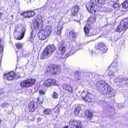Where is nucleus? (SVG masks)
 I'll list each match as a JSON object with an SVG mask.
<instances>
[{
  "label": "nucleus",
  "mask_w": 128,
  "mask_h": 128,
  "mask_svg": "<svg viewBox=\"0 0 128 128\" xmlns=\"http://www.w3.org/2000/svg\"><path fill=\"white\" fill-rule=\"evenodd\" d=\"M2 14L0 13V18L1 17Z\"/></svg>",
  "instance_id": "3c124183"
},
{
  "label": "nucleus",
  "mask_w": 128,
  "mask_h": 128,
  "mask_svg": "<svg viewBox=\"0 0 128 128\" xmlns=\"http://www.w3.org/2000/svg\"><path fill=\"white\" fill-rule=\"evenodd\" d=\"M37 122H40L41 120V118L40 117H38L37 118Z\"/></svg>",
  "instance_id": "a18cd8bd"
},
{
  "label": "nucleus",
  "mask_w": 128,
  "mask_h": 128,
  "mask_svg": "<svg viewBox=\"0 0 128 128\" xmlns=\"http://www.w3.org/2000/svg\"><path fill=\"white\" fill-rule=\"evenodd\" d=\"M128 80V79L126 78H120V80H122V81L123 80H126V81L127 80Z\"/></svg>",
  "instance_id": "79ce46f5"
},
{
  "label": "nucleus",
  "mask_w": 128,
  "mask_h": 128,
  "mask_svg": "<svg viewBox=\"0 0 128 128\" xmlns=\"http://www.w3.org/2000/svg\"><path fill=\"white\" fill-rule=\"evenodd\" d=\"M26 32V30L25 28H22V32L21 35L18 36L16 38L17 40H22L24 37L25 33Z\"/></svg>",
  "instance_id": "aec40b11"
},
{
  "label": "nucleus",
  "mask_w": 128,
  "mask_h": 128,
  "mask_svg": "<svg viewBox=\"0 0 128 128\" xmlns=\"http://www.w3.org/2000/svg\"><path fill=\"white\" fill-rule=\"evenodd\" d=\"M78 71H77V72H76V74H78Z\"/></svg>",
  "instance_id": "8fccbe9b"
},
{
  "label": "nucleus",
  "mask_w": 128,
  "mask_h": 128,
  "mask_svg": "<svg viewBox=\"0 0 128 128\" xmlns=\"http://www.w3.org/2000/svg\"><path fill=\"white\" fill-rule=\"evenodd\" d=\"M66 47L63 46H60L57 52V53L58 55H60V56H58L60 58H66L68 56H70V54L67 53H66V55L65 56H64L63 55L64 52L66 51Z\"/></svg>",
  "instance_id": "39448f33"
},
{
  "label": "nucleus",
  "mask_w": 128,
  "mask_h": 128,
  "mask_svg": "<svg viewBox=\"0 0 128 128\" xmlns=\"http://www.w3.org/2000/svg\"><path fill=\"white\" fill-rule=\"evenodd\" d=\"M96 86L97 88H99L108 86V85L104 81L101 80L98 81L96 83Z\"/></svg>",
  "instance_id": "2eb2a0df"
},
{
  "label": "nucleus",
  "mask_w": 128,
  "mask_h": 128,
  "mask_svg": "<svg viewBox=\"0 0 128 128\" xmlns=\"http://www.w3.org/2000/svg\"><path fill=\"white\" fill-rule=\"evenodd\" d=\"M105 1V0H98V2L100 4H102L104 3Z\"/></svg>",
  "instance_id": "ea45409f"
},
{
  "label": "nucleus",
  "mask_w": 128,
  "mask_h": 128,
  "mask_svg": "<svg viewBox=\"0 0 128 128\" xmlns=\"http://www.w3.org/2000/svg\"><path fill=\"white\" fill-rule=\"evenodd\" d=\"M122 28L120 27V25L119 26H118L116 28V31L120 32L122 31H124L123 30H121Z\"/></svg>",
  "instance_id": "f704fd0d"
},
{
  "label": "nucleus",
  "mask_w": 128,
  "mask_h": 128,
  "mask_svg": "<svg viewBox=\"0 0 128 128\" xmlns=\"http://www.w3.org/2000/svg\"><path fill=\"white\" fill-rule=\"evenodd\" d=\"M104 44L102 43H97L95 46V47L96 48L99 49L102 48V47L103 46Z\"/></svg>",
  "instance_id": "4be33fe9"
},
{
  "label": "nucleus",
  "mask_w": 128,
  "mask_h": 128,
  "mask_svg": "<svg viewBox=\"0 0 128 128\" xmlns=\"http://www.w3.org/2000/svg\"><path fill=\"white\" fill-rule=\"evenodd\" d=\"M28 18H30L31 17V16H30L31 15V12L28 11Z\"/></svg>",
  "instance_id": "a19ab883"
},
{
  "label": "nucleus",
  "mask_w": 128,
  "mask_h": 128,
  "mask_svg": "<svg viewBox=\"0 0 128 128\" xmlns=\"http://www.w3.org/2000/svg\"><path fill=\"white\" fill-rule=\"evenodd\" d=\"M11 17H13L14 16V15H11Z\"/></svg>",
  "instance_id": "864d4df0"
},
{
  "label": "nucleus",
  "mask_w": 128,
  "mask_h": 128,
  "mask_svg": "<svg viewBox=\"0 0 128 128\" xmlns=\"http://www.w3.org/2000/svg\"><path fill=\"white\" fill-rule=\"evenodd\" d=\"M2 90L1 88H0V94L1 93H2Z\"/></svg>",
  "instance_id": "49530a36"
},
{
  "label": "nucleus",
  "mask_w": 128,
  "mask_h": 128,
  "mask_svg": "<svg viewBox=\"0 0 128 128\" xmlns=\"http://www.w3.org/2000/svg\"><path fill=\"white\" fill-rule=\"evenodd\" d=\"M38 100H39V99H38Z\"/></svg>",
  "instance_id": "5fc2aeb1"
},
{
  "label": "nucleus",
  "mask_w": 128,
  "mask_h": 128,
  "mask_svg": "<svg viewBox=\"0 0 128 128\" xmlns=\"http://www.w3.org/2000/svg\"><path fill=\"white\" fill-rule=\"evenodd\" d=\"M118 108H122V104H118Z\"/></svg>",
  "instance_id": "c03bdc74"
},
{
  "label": "nucleus",
  "mask_w": 128,
  "mask_h": 128,
  "mask_svg": "<svg viewBox=\"0 0 128 128\" xmlns=\"http://www.w3.org/2000/svg\"><path fill=\"white\" fill-rule=\"evenodd\" d=\"M52 97L54 98H57L58 97L57 93L56 92H54L52 94Z\"/></svg>",
  "instance_id": "c756f323"
},
{
  "label": "nucleus",
  "mask_w": 128,
  "mask_h": 128,
  "mask_svg": "<svg viewBox=\"0 0 128 128\" xmlns=\"http://www.w3.org/2000/svg\"><path fill=\"white\" fill-rule=\"evenodd\" d=\"M19 77V76L17 75L13 71H12L10 72L4 74V78H6L8 80H13L15 78H17Z\"/></svg>",
  "instance_id": "0eeeda50"
},
{
  "label": "nucleus",
  "mask_w": 128,
  "mask_h": 128,
  "mask_svg": "<svg viewBox=\"0 0 128 128\" xmlns=\"http://www.w3.org/2000/svg\"><path fill=\"white\" fill-rule=\"evenodd\" d=\"M90 32L92 35H94L96 34V30L95 29H91Z\"/></svg>",
  "instance_id": "7c9ffc66"
},
{
  "label": "nucleus",
  "mask_w": 128,
  "mask_h": 128,
  "mask_svg": "<svg viewBox=\"0 0 128 128\" xmlns=\"http://www.w3.org/2000/svg\"><path fill=\"white\" fill-rule=\"evenodd\" d=\"M63 27L62 26H58V30L57 33V34L58 35H60L61 33V31L62 28Z\"/></svg>",
  "instance_id": "bb28decb"
},
{
  "label": "nucleus",
  "mask_w": 128,
  "mask_h": 128,
  "mask_svg": "<svg viewBox=\"0 0 128 128\" xmlns=\"http://www.w3.org/2000/svg\"><path fill=\"white\" fill-rule=\"evenodd\" d=\"M56 82V80L54 79H48L44 82L43 85L45 86L49 87L55 85Z\"/></svg>",
  "instance_id": "1a4fd4ad"
},
{
  "label": "nucleus",
  "mask_w": 128,
  "mask_h": 128,
  "mask_svg": "<svg viewBox=\"0 0 128 128\" xmlns=\"http://www.w3.org/2000/svg\"><path fill=\"white\" fill-rule=\"evenodd\" d=\"M81 108L79 106H78L74 110V112L76 114H78L79 113L80 110Z\"/></svg>",
  "instance_id": "b1692460"
},
{
  "label": "nucleus",
  "mask_w": 128,
  "mask_h": 128,
  "mask_svg": "<svg viewBox=\"0 0 128 128\" xmlns=\"http://www.w3.org/2000/svg\"><path fill=\"white\" fill-rule=\"evenodd\" d=\"M86 118L89 120L91 119L92 116V114L91 111L88 110H86L85 112Z\"/></svg>",
  "instance_id": "a211bd4d"
},
{
  "label": "nucleus",
  "mask_w": 128,
  "mask_h": 128,
  "mask_svg": "<svg viewBox=\"0 0 128 128\" xmlns=\"http://www.w3.org/2000/svg\"><path fill=\"white\" fill-rule=\"evenodd\" d=\"M120 6L119 4L117 3H114V7L115 9L117 8L118 9L120 8Z\"/></svg>",
  "instance_id": "72a5a7b5"
},
{
  "label": "nucleus",
  "mask_w": 128,
  "mask_h": 128,
  "mask_svg": "<svg viewBox=\"0 0 128 128\" xmlns=\"http://www.w3.org/2000/svg\"><path fill=\"white\" fill-rule=\"evenodd\" d=\"M102 50L103 52H105L107 50V48L105 45L104 44L103 46L102 47V48L101 49Z\"/></svg>",
  "instance_id": "c85d7f7f"
},
{
  "label": "nucleus",
  "mask_w": 128,
  "mask_h": 128,
  "mask_svg": "<svg viewBox=\"0 0 128 128\" xmlns=\"http://www.w3.org/2000/svg\"><path fill=\"white\" fill-rule=\"evenodd\" d=\"M60 66L53 65L49 66L46 69V72L51 74H58L60 73Z\"/></svg>",
  "instance_id": "7ed1b4c3"
},
{
  "label": "nucleus",
  "mask_w": 128,
  "mask_h": 128,
  "mask_svg": "<svg viewBox=\"0 0 128 128\" xmlns=\"http://www.w3.org/2000/svg\"><path fill=\"white\" fill-rule=\"evenodd\" d=\"M82 98L86 101L90 102L91 101L93 97L92 95L90 93H87L86 92L83 91L82 93Z\"/></svg>",
  "instance_id": "6e6552de"
},
{
  "label": "nucleus",
  "mask_w": 128,
  "mask_h": 128,
  "mask_svg": "<svg viewBox=\"0 0 128 128\" xmlns=\"http://www.w3.org/2000/svg\"><path fill=\"white\" fill-rule=\"evenodd\" d=\"M30 82V86H31L34 85L35 84L36 80L33 78L29 79Z\"/></svg>",
  "instance_id": "393cba45"
},
{
  "label": "nucleus",
  "mask_w": 128,
  "mask_h": 128,
  "mask_svg": "<svg viewBox=\"0 0 128 128\" xmlns=\"http://www.w3.org/2000/svg\"><path fill=\"white\" fill-rule=\"evenodd\" d=\"M69 35L70 37H72V38H74L76 36V34L74 30H72L70 32Z\"/></svg>",
  "instance_id": "5701e85b"
},
{
  "label": "nucleus",
  "mask_w": 128,
  "mask_h": 128,
  "mask_svg": "<svg viewBox=\"0 0 128 128\" xmlns=\"http://www.w3.org/2000/svg\"><path fill=\"white\" fill-rule=\"evenodd\" d=\"M2 40L0 38V45L1 44V43L2 42Z\"/></svg>",
  "instance_id": "de8ad7c7"
},
{
  "label": "nucleus",
  "mask_w": 128,
  "mask_h": 128,
  "mask_svg": "<svg viewBox=\"0 0 128 128\" xmlns=\"http://www.w3.org/2000/svg\"><path fill=\"white\" fill-rule=\"evenodd\" d=\"M52 110L50 109L47 108L45 109L43 112L44 114L43 116L46 117V116L50 115L51 113Z\"/></svg>",
  "instance_id": "412c9836"
},
{
  "label": "nucleus",
  "mask_w": 128,
  "mask_h": 128,
  "mask_svg": "<svg viewBox=\"0 0 128 128\" xmlns=\"http://www.w3.org/2000/svg\"><path fill=\"white\" fill-rule=\"evenodd\" d=\"M20 86L22 88H28L31 86L30 79L22 82L20 83Z\"/></svg>",
  "instance_id": "f8f14e48"
},
{
  "label": "nucleus",
  "mask_w": 128,
  "mask_h": 128,
  "mask_svg": "<svg viewBox=\"0 0 128 128\" xmlns=\"http://www.w3.org/2000/svg\"><path fill=\"white\" fill-rule=\"evenodd\" d=\"M120 25V27L122 28L121 30L125 31L128 28V18L122 20L121 22Z\"/></svg>",
  "instance_id": "9b49d317"
},
{
  "label": "nucleus",
  "mask_w": 128,
  "mask_h": 128,
  "mask_svg": "<svg viewBox=\"0 0 128 128\" xmlns=\"http://www.w3.org/2000/svg\"><path fill=\"white\" fill-rule=\"evenodd\" d=\"M1 123L0 119V125L1 124Z\"/></svg>",
  "instance_id": "603ef678"
},
{
  "label": "nucleus",
  "mask_w": 128,
  "mask_h": 128,
  "mask_svg": "<svg viewBox=\"0 0 128 128\" xmlns=\"http://www.w3.org/2000/svg\"><path fill=\"white\" fill-rule=\"evenodd\" d=\"M52 30V28L51 26H46V29L40 30L38 33L39 38L42 40L45 39L50 34Z\"/></svg>",
  "instance_id": "f03ea898"
},
{
  "label": "nucleus",
  "mask_w": 128,
  "mask_h": 128,
  "mask_svg": "<svg viewBox=\"0 0 128 128\" xmlns=\"http://www.w3.org/2000/svg\"><path fill=\"white\" fill-rule=\"evenodd\" d=\"M37 103L34 101L30 102L29 105V107L31 109H32L34 107L36 108L37 106Z\"/></svg>",
  "instance_id": "6ab92c4d"
},
{
  "label": "nucleus",
  "mask_w": 128,
  "mask_h": 128,
  "mask_svg": "<svg viewBox=\"0 0 128 128\" xmlns=\"http://www.w3.org/2000/svg\"><path fill=\"white\" fill-rule=\"evenodd\" d=\"M39 93L40 95H44L45 94L46 92L44 90H39Z\"/></svg>",
  "instance_id": "c9c22d12"
},
{
  "label": "nucleus",
  "mask_w": 128,
  "mask_h": 128,
  "mask_svg": "<svg viewBox=\"0 0 128 128\" xmlns=\"http://www.w3.org/2000/svg\"><path fill=\"white\" fill-rule=\"evenodd\" d=\"M17 48L20 49L22 48L23 46L22 44L20 43H18L15 44Z\"/></svg>",
  "instance_id": "a878e982"
},
{
  "label": "nucleus",
  "mask_w": 128,
  "mask_h": 128,
  "mask_svg": "<svg viewBox=\"0 0 128 128\" xmlns=\"http://www.w3.org/2000/svg\"><path fill=\"white\" fill-rule=\"evenodd\" d=\"M69 122L70 126L74 128H81L82 127L81 122L80 121L71 119Z\"/></svg>",
  "instance_id": "423d86ee"
},
{
  "label": "nucleus",
  "mask_w": 128,
  "mask_h": 128,
  "mask_svg": "<svg viewBox=\"0 0 128 128\" xmlns=\"http://www.w3.org/2000/svg\"><path fill=\"white\" fill-rule=\"evenodd\" d=\"M8 104V103H4L2 104V108L6 107L7 106Z\"/></svg>",
  "instance_id": "4c0bfd02"
},
{
  "label": "nucleus",
  "mask_w": 128,
  "mask_h": 128,
  "mask_svg": "<svg viewBox=\"0 0 128 128\" xmlns=\"http://www.w3.org/2000/svg\"><path fill=\"white\" fill-rule=\"evenodd\" d=\"M21 15L22 16H24V18H28V11L24 12L22 13L21 14Z\"/></svg>",
  "instance_id": "2f4dec72"
},
{
  "label": "nucleus",
  "mask_w": 128,
  "mask_h": 128,
  "mask_svg": "<svg viewBox=\"0 0 128 128\" xmlns=\"http://www.w3.org/2000/svg\"><path fill=\"white\" fill-rule=\"evenodd\" d=\"M79 9V6L78 5H76L72 10L71 12L72 14L74 16L76 15Z\"/></svg>",
  "instance_id": "f3484780"
},
{
  "label": "nucleus",
  "mask_w": 128,
  "mask_h": 128,
  "mask_svg": "<svg viewBox=\"0 0 128 128\" xmlns=\"http://www.w3.org/2000/svg\"><path fill=\"white\" fill-rule=\"evenodd\" d=\"M108 75L109 76L112 77L114 76V73L112 71L110 70L108 72Z\"/></svg>",
  "instance_id": "473e14b6"
},
{
  "label": "nucleus",
  "mask_w": 128,
  "mask_h": 128,
  "mask_svg": "<svg viewBox=\"0 0 128 128\" xmlns=\"http://www.w3.org/2000/svg\"><path fill=\"white\" fill-rule=\"evenodd\" d=\"M96 18L93 16H90L87 22L88 24L86 25L84 28V30L86 35L87 36H90L89 34L90 29V24H91L94 23L96 21Z\"/></svg>",
  "instance_id": "20e7f679"
},
{
  "label": "nucleus",
  "mask_w": 128,
  "mask_h": 128,
  "mask_svg": "<svg viewBox=\"0 0 128 128\" xmlns=\"http://www.w3.org/2000/svg\"><path fill=\"white\" fill-rule=\"evenodd\" d=\"M107 92L106 94L107 96L109 98H111L114 95V91L110 86L107 87Z\"/></svg>",
  "instance_id": "dca6fc26"
},
{
  "label": "nucleus",
  "mask_w": 128,
  "mask_h": 128,
  "mask_svg": "<svg viewBox=\"0 0 128 128\" xmlns=\"http://www.w3.org/2000/svg\"><path fill=\"white\" fill-rule=\"evenodd\" d=\"M56 50V48L53 44L48 45L43 51L40 56L42 59H44L51 55Z\"/></svg>",
  "instance_id": "f257e3e1"
},
{
  "label": "nucleus",
  "mask_w": 128,
  "mask_h": 128,
  "mask_svg": "<svg viewBox=\"0 0 128 128\" xmlns=\"http://www.w3.org/2000/svg\"><path fill=\"white\" fill-rule=\"evenodd\" d=\"M31 15L30 16H33L35 14V12L34 11H32L31 12Z\"/></svg>",
  "instance_id": "37998d69"
},
{
  "label": "nucleus",
  "mask_w": 128,
  "mask_h": 128,
  "mask_svg": "<svg viewBox=\"0 0 128 128\" xmlns=\"http://www.w3.org/2000/svg\"><path fill=\"white\" fill-rule=\"evenodd\" d=\"M68 126H66L65 127H64L63 128H68Z\"/></svg>",
  "instance_id": "09e8293b"
},
{
  "label": "nucleus",
  "mask_w": 128,
  "mask_h": 128,
  "mask_svg": "<svg viewBox=\"0 0 128 128\" xmlns=\"http://www.w3.org/2000/svg\"><path fill=\"white\" fill-rule=\"evenodd\" d=\"M62 87L66 91H67L70 92H72L73 89L72 87L68 84H64L62 85Z\"/></svg>",
  "instance_id": "ddd939ff"
},
{
  "label": "nucleus",
  "mask_w": 128,
  "mask_h": 128,
  "mask_svg": "<svg viewBox=\"0 0 128 128\" xmlns=\"http://www.w3.org/2000/svg\"><path fill=\"white\" fill-rule=\"evenodd\" d=\"M35 21L33 28H35L37 30L38 28V27L40 26V24L41 22H42V19L40 18H38V19H35Z\"/></svg>",
  "instance_id": "4468645a"
},
{
  "label": "nucleus",
  "mask_w": 128,
  "mask_h": 128,
  "mask_svg": "<svg viewBox=\"0 0 128 128\" xmlns=\"http://www.w3.org/2000/svg\"><path fill=\"white\" fill-rule=\"evenodd\" d=\"M86 6L88 11L90 13H92L95 7L94 3L91 1L87 3Z\"/></svg>",
  "instance_id": "9d476101"
},
{
  "label": "nucleus",
  "mask_w": 128,
  "mask_h": 128,
  "mask_svg": "<svg viewBox=\"0 0 128 128\" xmlns=\"http://www.w3.org/2000/svg\"><path fill=\"white\" fill-rule=\"evenodd\" d=\"M122 6L124 8H128V2H125L122 4Z\"/></svg>",
  "instance_id": "cd10ccee"
},
{
  "label": "nucleus",
  "mask_w": 128,
  "mask_h": 128,
  "mask_svg": "<svg viewBox=\"0 0 128 128\" xmlns=\"http://www.w3.org/2000/svg\"><path fill=\"white\" fill-rule=\"evenodd\" d=\"M3 52V48L1 44L0 45V52Z\"/></svg>",
  "instance_id": "58836bf2"
},
{
  "label": "nucleus",
  "mask_w": 128,
  "mask_h": 128,
  "mask_svg": "<svg viewBox=\"0 0 128 128\" xmlns=\"http://www.w3.org/2000/svg\"><path fill=\"white\" fill-rule=\"evenodd\" d=\"M116 36H114L111 38V40H112L114 42H116L118 40V39L116 37Z\"/></svg>",
  "instance_id": "e433bc0d"
}]
</instances>
